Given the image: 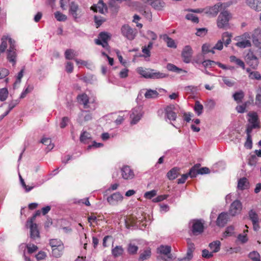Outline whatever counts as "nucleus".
Masks as SVG:
<instances>
[{"label":"nucleus","mask_w":261,"mask_h":261,"mask_svg":"<svg viewBox=\"0 0 261 261\" xmlns=\"http://www.w3.org/2000/svg\"><path fill=\"white\" fill-rule=\"evenodd\" d=\"M1 44L0 45V55L4 53L7 47L8 41L9 44V48L7 50V59L12 63L13 65L16 63V58L17 54L16 53L15 41L8 36H3L1 39Z\"/></svg>","instance_id":"f257e3e1"},{"label":"nucleus","mask_w":261,"mask_h":261,"mask_svg":"<svg viewBox=\"0 0 261 261\" xmlns=\"http://www.w3.org/2000/svg\"><path fill=\"white\" fill-rule=\"evenodd\" d=\"M137 72L143 77L146 79H163L167 76V75L164 73L156 71L152 69L144 68L140 67L137 68Z\"/></svg>","instance_id":"f03ea898"},{"label":"nucleus","mask_w":261,"mask_h":261,"mask_svg":"<svg viewBox=\"0 0 261 261\" xmlns=\"http://www.w3.org/2000/svg\"><path fill=\"white\" fill-rule=\"evenodd\" d=\"M230 17V14L227 11L221 12L217 19L218 27L220 29H223L228 26Z\"/></svg>","instance_id":"7ed1b4c3"},{"label":"nucleus","mask_w":261,"mask_h":261,"mask_svg":"<svg viewBox=\"0 0 261 261\" xmlns=\"http://www.w3.org/2000/svg\"><path fill=\"white\" fill-rule=\"evenodd\" d=\"M121 31L122 35L129 40H134L137 34V30L133 29L128 24L122 25Z\"/></svg>","instance_id":"20e7f679"},{"label":"nucleus","mask_w":261,"mask_h":261,"mask_svg":"<svg viewBox=\"0 0 261 261\" xmlns=\"http://www.w3.org/2000/svg\"><path fill=\"white\" fill-rule=\"evenodd\" d=\"M111 39L109 33L105 32H100L98 35V39H95V43L97 45H101L103 48L108 46V41Z\"/></svg>","instance_id":"39448f33"},{"label":"nucleus","mask_w":261,"mask_h":261,"mask_svg":"<svg viewBox=\"0 0 261 261\" xmlns=\"http://www.w3.org/2000/svg\"><path fill=\"white\" fill-rule=\"evenodd\" d=\"M242 210V204L239 200H234L230 206L229 213L232 216L240 213Z\"/></svg>","instance_id":"423d86ee"},{"label":"nucleus","mask_w":261,"mask_h":261,"mask_svg":"<svg viewBox=\"0 0 261 261\" xmlns=\"http://www.w3.org/2000/svg\"><path fill=\"white\" fill-rule=\"evenodd\" d=\"M143 116V113L140 107H137L132 110V113L130 115L132 119L130 123L132 124H136L141 119Z\"/></svg>","instance_id":"0eeeda50"},{"label":"nucleus","mask_w":261,"mask_h":261,"mask_svg":"<svg viewBox=\"0 0 261 261\" xmlns=\"http://www.w3.org/2000/svg\"><path fill=\"white\" fill-rule=\"evenodd\" d=\"M252 39L253 44L260 50L261 55V30L259 29H255L252 34Z\"/></svg>","instance_id":"6e6552de"},{"label":"nucleus","mask_w":261,"mask_h":261,"mask_svg":"<svg viewBox=\"0 0 261 261\" xmlns=\"http://www.w3.org/2000/svg\"><path fill=\"white\" fill-rule=\"evenodd\" d=\"M191 230L194 236H198L202 233L204 230L203 223L200 220H194L193 222Z\"/></svg>","instance_id":"1a4fd4ad"},{"label":"nucleus","mask_w":261,"mask_h":261,"mask_svg":"<svg viewBox=\"0 0 261 261\" xmlns=\"http://www.w3.org/2000/svg\"><path fill=\"white\" fill-rule=\"evenodd\" d=\"M188 249L186 256L182 258H178L177 261H190L193 257V253L195 250L194 243L191 242L190 239L188 240Z\"/></svg>","instance_id":"9d476101"},{"label":"nucleus","mask_w":261,"mask_h":261,"mask_svg":"<svg viewBox=\"0 0 261 261\" xmlns=\"http://www.w3.org/2000/svg\"><path fill=\"white\" fill-rule=\"evenodd\" d=\"M121 176L125 180L132 179L135 177V173L128 166H124L121 169Z\"/></svg>","instance_id":"9b49d317"},{"label":"nucleus","mask_w":261,"mask_h":261,"mask_svg":"<svg viewBox=\"0 0 261 261\" xmlns=\"http://www.w3.org/2000/svg\"><path fill=\"white\" fill-rule=\"evenodd\" d=\"M27 225L29 226L30 229V237L31 239L35 240L36 239L40 238V232L36 223L33 222L28 223V222H27Z\"/></svg>","instance_id":"f8f14e48"},{"label":"nucleus","mask_w":261,"mask_h":261,"mask_svg":"<svg viewBox=\"0 0 261 261\" xmlns=\"http://www.w3.org/2000/svg\"><path fill=\"white\" fill-rule=\"evenodd\" d=\"M193 54V50L192 47L189 45L186 46L181 53V56L184 62L189 63L190 62Z\"/></svg>","instance_id":"ddd939ff"},{"label":"nucleus","mask_w":261,"mask_h":261,"mask_svg":"<svg viewBox=\"0 0 261 261\" xmlns=\"http://www.w3.org/2000/svg\"><path fill=\"white\" fill-rule=\"evenodd\" d=\"M175 107L174 105L167 106L165 109V117L170 121H175L177 117L176 113L174 111Z\"/></svg>","instance_id":"4468645a"},{"label":"nucleus","mask_w":261,"mask_h":261,"mask_svg":"<svg viewBox=\"0 0 261 261\" xmlns=\"http://www.w3.org/2000/svg\"><path fill=\"white\" fill-rule=\"evenodd\" d=\"M247 63L252 68H256L258 64V60L256 56L253 52L250 51L248 53L246 56Z\"/></svg>","instance_id":"2eb2a0df"},{"label":"nucleus","mask_w":261,"mask_h":261,"mask_svg":"<svg viewBox=\"0 0 261 261\" xmlns=\"http://www.w3.org/2000/svg\"><path fill=\"white\" fill-rule=\"evenodd\" d=\"M228 219V214L227 213L222 212L219 215L216 220V225L219 227H223L227 223Z\"/></svg>","instance_id":"dca6fc26"},{"label":"nucleus","mask_w":261,"mask_h":261,"mask_svg":"<svg viewBox=\"0 0 261 261\" xmlns=\"http://www.w3.org/2000/svg\"><path fill=\"white\" fill-rule=\"evenodd\" d=\"M91 9L94 12H99L103 14L107 11V7L102 0H99L97 4L93 5L91 7Z\"/></svg>","instance_id":"f3484780"},{"label":"nucleus","mask_w":261,"mask_h":261,"mask_svg":"<svg viewBox=\"0 0 261 261\" xmlns=\"http://www.w3.org/2000/svg\"><path fill=\"white\" fill-rule=\"evenodd\" d=\"M107 201L111 205H116L119 201H121L123 196L119 192L115 193L107 197Z\"/></svg>","instance_id":"a211bd4d"},{"label":"nucleus","mask_w":261,"mask_h":261,"mask_svg":"<svg viewBox=\"0 0 261 261\" xmlns=\"http://www.w3.org/2000/svg\"><path fill=\"white\" fill-rule=\"evenodd\" d=\"M77 100L80 104L83 105L84 109H88L89 108V106L88 105L89 102V98L86 94L82 93L78 95L77 96Z\"/></svg>","instance_id":"6ab92c4d"},{"label":"nucleus","mask_w":261,"mask_h":261,"mask_svg":"<svg viewBox=\"0 0 261 261\" xmlns=\"http://www.w3.org/2000/svg\"><path fill=\"white\" fill-rule=\"evenodd\" d=\"M248 116L249 117V118L248 119V122L250 124V125H255L256 126V128H260V122L256 113H249L248 114Z\"/></svg>","instance_id":"aec40b11"},{"label":"nucleus","mask_w":261,"mask_h":261,"mask_svg":"<svg viewBox=\"0 0 261 261\" xmlns=\"http://www.w3.org/2000/svg\"><path fill=\"white\" fill-rule=\"evenodd\" d=\"M171 251V248L170 246L161 245L158 248V252L160 254L168 255V258L169 259H172V255L170 254Z\"/></svg>","instance_id":"412c9836"},{"label":"nucleus","mask_w":261,"mask_h":261,"mask_svg":"<svg viewBox=\"0 0 261 261\" xmlns=\"http://www.w3.org/2000/svg\"><path fill=\"white\" fill-rule=\"evenodd\" d=\"M222 7V4L219 3L215 5L214 6L208 8V10L206 11V13L210 14L213 16H216L218 12H219L220 9Z\"/></svg>","instance_id":"4be33fe9"},{"label":"nucleus","mask_w":261,"mask_h":261,"mask_svg":"<svg viewBox=\"0 0 261 261\" xmlns=\"http://www.w3.org/2000/svg\"><path fill=\"white\" fill-rule=\"evenodd\" d=\"M79 119L81 123H82L83 121L85 122L89 121L92 120V115L89 111L83 110L79 115Z\"/></svg>","instance_id":"5701e85b"},{"label":"nucleus","mask_w":261,"mask_h":261,"mask_svg":"<svg viewBox=\"0 0 261 261\" xmlns=\"http://www.w3.org/2000/svg\"><path fill=\"white\" fill-rule=\"evenodd\" d=\"M249 183L246 177L241 178L238 183V188L239 190H243L249 188Z\"/></svg>","instance_id":"b1692460"},{"label":"nucleus","mask_w":261,"mask_h":261,"mask_svg":"<svg viewBox=\"0 0 261 261\" xmlns=\"http://www.w3.org/2000/svg\"><path fill=\"white\" fill-rule=\"evenodd\" d=\"M51 249L52 255L56 258H59L63 254L64 246H60L58 247L52 248Z\"/></svg>","instance_id":"393cba45"},{"label":"nucleus","mask_w":261,"mask_h":261,"mask_svg":"<svg viewBox=\"0 0 261 261\" xmlns=\"http://www.w3.org/2000/svg\"><path fill=\"white\" fill-rule=\"evenodd\" d=\"M151 256V251L150 248L144 250L140 254L138 261H144L148 259Z\"/></svg>","instance_id":"a878e982"},{"label":"nucleus","mask_w":261,"mask_h":261,"mask_svg":"<svg viewBox=\"0 0 261 261\" xmlns=\"http://www.w3.org/2000/svg\"><path fill=\"white\" fill-rule=\"evenodd\" d=\"M179 168L174 167L171 169L167 174V177L169 180L175 179L179 174Z\"/></svg>","instance_id":"bb28decb"},{"label":"nucleus","mask_w":261,"mask_h":261,"mask_svg":"<svg viewBox=\"0 0 261 261\" xmlns=\"http://www.w3.org/2000/svg\"><path fill=\"white\" fill-rule=\"evenodd\" d=\"M230 62L235 63L237 65L241 67L243 69L245 68L244 62L241 59L237 58L235 56H231L229 57Z\"/></svg>","instance_id":"cd10ccee"},{"label":"nucleus","mask_w":261,"mask_h":261,"mask_svg":"<svg viewBox=\"0 0 261 261\" xmlns=\"http://www.w3.org/2000/svg\"><path fill=\"white\" fill-rule=\"evenodd\" d=\"M248 217L252 223L259 222L258 216L254 210L251 209L248 212Z\"/></svg>","instance_id":"c85d7f7f"},{"label":"nucleus","mask_w":261,"mask_h":261,"mask_svg":"<svg viewBox=\"0 0 261 261\" xmlns=\"http://www.w3.org/2000/svg\"><path fill=\"white\" fill-rule=\"evenodd\" d=\"M247 5L252 9L259 11L261 10V2H256L255 0H249Z\"/></svg>","instance_id":"c756f323"},{"label":"nucleus","mask_w":261,"mask_h":261,"mask_svg":"<svg viewBox=\"0 0 261 261\" xmlns=\"http://www.w3.org/2000/svg\"><path fill=\"white\" fill-rule=\"evenodd\" d=\"M124 249L121 246H116L112 249V254L114 257H117L122 255Z\"/></svg>","instance_id":"7c9ffc66"},{"label":"nucleus","mask_w":261,"mask_h":261,"mask_svg":"<svg viewBox=\"0 0 261 261\" xmlns=\"http://www.w3.org/2000/svg\"><path fill=\"white\" fill-rule=\"evenodd\" d=\"M163 39L166 42L168 47L174 48L176 47L174 40L169 37L167 35H164L163 36Z\"/></svg>","instance_id":"2f4dec72"},{"label":"nucleus","mask_w":261,"mask_h":261,"mask_svg":"<svg viewBox=\"0 0 261 261\" xmlns=\"http://www.w3.org/2000/svg\"><path fill=\"white\" fill-rule=\"evenodd\" d=\"M221 243L219 241H216L211 243L209 244V247L212 251V252L216 253L218 252L220 249Z\"/></svg>","instance_id":"473e14b6"},{"label":"nucleus","mask_w":261,"mask_h":261,"mask_svg":"<svg viewBox=\"0 0 261 261\" xmlns=\"http://www.w3.org/2000/svg\"><path fill=\"white\" fill-rule=\"evenodd\" d=\"M79 9L78 5L74 2L70 4L69 12L72 15L74 19L78 18L77 11Z\"/></svg>","instance_id":"72a5a7b5"},{"label":"nucleus","mask_w":261,"mask_h":261,"mask_svg":"<svg viewBox=\"0 0 261 261\" xmlns=\"http://www.w3.org/2000/svg\"><path fill=\"white\" fill-rule=\"evenodd\" d=\"M159 95V93L157 91L151 89L147 90L144 95L145 97L147 99L155 98H157Z\"/></svg>","instance_id":"f704fd0d"},{"label":"nucleus","mask_w":261,"mask_h":261,"mask_svg":"<svg viewBox=\"0 0 261 261\" xmlns=\"http://www.w3.org/2000/svg\"><path fill=\"white\" fill-rule=\"evenodd\" d=\"M245 96L244 93L243 91L240 90L238 92H235L233 94V98L234 100L237 102L240 103L242 102V99L244 98Z\"/></svg>","instance_id":"c9c22d12"},{"label":"nucleus","mask_w":261,"mask_h":261,"mask_svg":"<svg viewBox=\"0 0 261 261\" xmlns=\"http://www.w3.org/2000/svg\"><path fill=\"white\" fill-rule=\"evenodd\" d=\"M150 5L155 9L161 10L164 7V3L161 0H152Z\"/></svg>","instance_id":"e433bc0d"},{"label":"nucleus","mask_w":261,"mask_h":261,"mask_svg":"<svg viewBox=\"0 0 261 261\" xmlns=\"http://www.w3.org/2000/svg\"><path fill=\"white\" fill-rule=\"evenodd\" d=\"M200 167V164H197L195 165L190 170L189 172L188 173L189 176L193 178L195 177L197 174L198 172V168Z\"/></svg>","instance_id":"4c0bfd02"},{"label":"nucleus","mask_w":261,"mask_h":261,"mask_svg":"<svg viewBox=\"0 0 261 261\" xmlns=\"http://www.w3.org/2000/svg\"><path fill=\"white\" fill-rule=\"evenodd\" d=\"M248 257L252 261H261L260 255L256 251H252L248 254Z\"/></svg>","instance_id":"58836bf2"},{"label":"nucleus","mask_w":261,"mask_h":261,"mask_svg":"<svg viewBox=\"0 0 261 261\" xmlns=\"http://www.w3.org/2000/svg\"><path fill=\"white\" fill-rule=\"evenodd\" d=\"M232 36L228 32H225L222 34V42L227 46L231 42Z\"/></svg>","instance_id":"ea45409f"},{"label":"nucleus","mask_w":261,"mask_h":261,"mask_svg":"<svg viewBox=\"0 0 261 261\" xmlns=\"http://www.w3.org/2000/svg\"><path fill=\"white\" fill-rule=\"evenodd\" d=\"M138 247L133 244L129 243L128 245L127 251L129 254L134 255L137 253Z\"/></svg>","instance_id":"a19ab883"},{"label":"nucleus","mask_w":261,"mask_h":261,"mask_svg":"<svg viewBox=\"0 0 261 261\" xmlns=\"http://www.w3.org/2000/svg\"><path fill=\"white\" fill-rule=\"evenodd\" d=\"M49 245L52 248L55 247H58L60 246H63L64 244L60 240L54 239H50L49 240Z\"/></svg>","instance_id":"79ce46f5"},{"label":"nucleus","mask_w":261,"mask_h":261,"mask_svg":"<svg viewBox=\"0 0 261 261\" xmlns=\"http://www.w3.org/2000/svg\"><path fill=\"white\" fill-rule=\"evenodd\" d=\"M236 46L240 48H245L251 46V42L249 40H244L237 42Z\"/></svg>","instance_id":"37998d69"},{"label":"nucleus","mask_w":261,"mask_h":261,"mask_svg":"<svg viewBox=\"0 0 261 261\" xmlns=\"http://www.w3.org/2000/svg\"><path fill=\"white\" fill-rule=\"evenodd\" d=\"M18 103L19 101L18 100H14L11 101L9 104L8 111H7L4 115L2 116V119H3L5 116L9 114V113L18 104Z\"/></svg>","instance_id":"c03bdc74"},{"label":"nucleus","mask_w":261,"mask_h":261,"mask_svg":"<svg viewBox=\"0 0 261 261\" xmlns=\"http://www.w3.org/2000/svg\"><path fill=\"white\" fill-rule=\"evenodd\" d=\"M75 56V52L72 49H67L65 52V57L67 60L73 59Z\"/></svg>","instance_id":"a18cd8bd"},{"label":"nucleus","mask_w":261,"mask_h":261,"mask_svg":"<svg viewBox=\"0 0 261 261\" xmlns=\"http://www.w3.org/2000/svg\"><path fill=\"white\" fill-rule=\"evenodd\" d=\"M203 109V107L202 105L201 104L199 101H196L194 106V111L198 116L202 114Z\"/></svg>","instance_id":"49530a36"},{"label":"nucleus","mask_w":261,"mask_h":261,"mask_svg":"<svg viewBox=\"0 0 261 261\" xmlns=\"http://www.w3.org/2000/svg\"><path fill=\"white\" fill-rule=\"evenodd\" d=\"M8 91L6 88L0 89V100L4 101L6 100L8 96Z\"/></svg>","instance_id":"de8ad7c7"},{"label":"nucleus","mask_w":261,"mask_h":261,"mask_svg":"<svg viewBox=\"0 0 261 261\" xmlns=\"http://www.w3.org/2000/svg\"><path fill=\"white\" fill-rule=\"evenodd\" d=\"M157 194V191L155 190H152L150 191L146 192L144 193V197L147 199H151Z\"/></svg>","instance_id":"09e8293b"},{"label":"nucleus","mask_w":261,"mask_h":261,"mask_svg":"<svg viewBox=\"0 0 261 261\" xmlns=\"http://www.w3.org/2000/svg\"><path fill=\"white\" fill-rule=\"evenodd\" d=\"M40 142L45 145L48 146L49 149H52L54 146L53 144L51 143V140L48 138H43L41 140Z\"/></svg>","instance_id":"8fccbe9b"},{"label":"nucleus","mask_w":261,"mask_h":261,"mask_svg":"<svg viewBox=\"0 0 261 261\" xmlns=\"http://www.w3.org/2000/svg\"><path fill=\"white\" fill-rule=\"evenodd\" d=\"M26 247L28 249V253L30 254L36 252L38 249V247L36 245L31 243L27 244Z\"/></svg>","instance_id":"3c124183"},{"label":"nucleus","mask_w":261,"mask_h":261,"mask_svg":"<svg viewBox=\"0 0 261 261\" xmlns=\"http://www.w3.org/2000/svg\"><path fill=\"white\" fill-rule=\"evenodd\" d=\"M55 17L59 21H64L67 19V16L59 11H57L55 13Z\"/></svg>","instance_id":"603ef678"},{"label":"nucleus","mask_w":261,"mask_h":261,"mask_svg":"<svg viewBox=\"0 0 261 261\" xmlns=\"http://www.w3.org/2000/svg\"><path fill=\"white\" fill-rule=\"evenodd\" d=\"M222 81L226 85L230 87L233 86L235 84V82L234 81L227 76H223Z\"/></svg>","instance_id":"864d4df0"},{"label":"nucleus","mask_w":261,"mask_h":261,"mask_svg":"<svg viewBox=\"0 0 261 261\" xmlns=\"http://www.w3.org/2000/svg\"><path fill=\"white\" fill-rule=\"evenodd\" d=\"M249 77L252 80H261V75L258 71L250 72Z\"/></svg>","instance_id":"5fc2aeb1"},{"label":"nucleus","mask_w":261,"mask_h":261,"mask_svg":"<svg viewBox=\"0 0 261 261\" xmlns=\"http://www.w3.org/2000/svg\"><path fill=\"white\" fill-rule=\"evenodd\" d=\"M247 105L248 102H245L242 105L237 106L236 108V110L239 113H243L246 111Z\"/></svg>","instance_id":"6e6d98bb"},{"label":"nucleus","mask_w":261,"mask_h":261,"mask_svg":"<svg viewBox=\"0 0 261 261\" xmlns=\"http://www.w3.org/2000/svg\"><path fill=\"white\" fill-rule=\"evenodd\" d=\"M167 68L168 70L179 73L182 69L176 67L175 65L169 63L167 65Z\"/></svg>","instance_id":"4d7b16f0"},{"label":"nucleus","mask_w":261,"mask_h":261,"mask_svg":"<svg viewBox=\"0 0 261 261\" xmlns=\"http://www.w3.org/2000/svg\"><path fill=\"white\" fill-rule=\"evenodd\" d=\"M186 18L188 20L192 21L194 23H198L199 22V18L196 15L193 14H188L186 16Z\"/></svg>","instance_id":"13d9d810"},{"label":"nucleus","mask_w":261,"mask_h":261,"mask_svg":"<svg viewBox=\"0 0 261 261\" xmlns=\"http://www.w3.org/2000/svg\"><path fill=\"white\" fill-rule=\"evenodd\" d=\"M91 137V135L87 132L86 131H84L83 132L81 135V136H80V141L81 142H85V141L90 139Z\"/></svg>","instance_id":"bf43d9fd"},{"label":"nucleus","mask_w":261,"mask_h":261,"mask_svg":"<svg viewBox=\"0 0 261 261\" xmlns=\"http://www.w3.org/2000/svg\"><path fill=\"white\" fill-rule=\"evenodd\" d=\"M24 69L22 68L18 73L17 76L16 77V80L14 84V87H15L17 84H18L20 83L21 80L23 76Z\"/></svg>","instance_id":"052dcab7"},{"label":"nucleus","mask_w":261,"mask_h":261,"mask_svg":"<svg viewBox=\"0 0 261 261\" xmlns=\"http://www.w3.org/2000/svg\"><path fill=\"white\" fill-rule=\"evenodd\" d=\"M138 11L146 18H148L149 20L151 19L152 15L149 11H146L144 8L139 9Z\"/></svg>","instance_id":"680f3d73"},{"label":"nucleus","mask_w":261,"mask_h":261,"mask_svg":"<svg viewBox=\"0 0 261 261\" xmlns=\"http://www.w3.org/2000/svg\"><path fill=\"white\" fill-rule=\"evenodd\" d=\"M234 228L233 226H228L224 232L225 236H231L234 233Z\"/></svg>","instance_id":"e2e57ef3"},{"label":"nucleus","mask_w":261,"mask_h":261,"mask_svg":"<svg viewBox=\"0 0 261 261\" xmlns=\"http://www.w3.org/2000/svg\"><path fill=\"white\" fill-rule=\"evenodd\" d=\"M104 21L105 19L101 17H98L97 16H94V22L97 28L99 27Z\"/></svg>","instance_id":"0e129e2a"},{"label":"nucleus","mask_w":261,"mask_h":261,"mask_svg":"<svg viewBox=\"0 0 261 261\" xmlns=\"http://www.w3.org/2000/svg\"><path fill=\"white\" fill-rule=\"evenodd\" d=\"M207 32V30L205 28H199L197 29L196 35L198 36L202 37L205 36Z\"/></svg>","instance_id":"69168bd1"},{"label":"nucleus","mask_w":261,"mask_h":261,"mask_svg":"<svg viewBox=\"0 0 261 261\" xmlns=\"http://www.w3.org/2000/svg\"><path fill=\"white\" fill-rule=\"evenodd\" d=\"M237 239L242 244L246 243L248 240L247 234H239L238 236Z\"/></svg>","instance_id":"338daca9"},{"label":"nucleus","mask_w":261,"mask_h":261,"mask_svg":"<svg viewBox=\"0 0 261 261\" xmlns=\"http://www.w3.org/2000/svg\"><path fill=\"white\" fill-rule=\"evenodd\" d=\"M69 121V118L67 117H64L62 118L61 122L60 124V126L62 128H65L68 124Z\"/></svg>","instance_id":"774afa93"}]
</instances>
